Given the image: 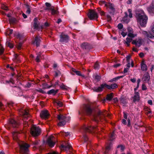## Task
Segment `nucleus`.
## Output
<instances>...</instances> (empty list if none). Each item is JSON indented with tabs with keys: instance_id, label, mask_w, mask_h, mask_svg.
<instances>
[{
	"instance_id": "nucleus-55",
	"label": "nucleus",
	"mask_w": 154,
	"mask_h": 154,
	"mask_svg": "<svg viewBox=\"0 0 154 154\" xmlns=\"http://www.w3.org/2000/svg\"><path fill=\"white\" fill-rule=\"evenodd\" d=\"M123 76H118L116 78H114L113 80H116L120 78H122Z\"/></svg>"
},
{
	"instance_id": "nucleus-20",
	"label": "nucleus",
	"mask_w": 154,
	"mask_h": 154,
	"mask_svg": "<svg viewBox=\"0 0 154 154\" xmlns=\"http://www.w3.org/2000/svg\"><path fill=\"white\" fill-rule=\"evenodd\" d=\"M147 10L152 15H154V6L152 5L151 6L148 7Z\"/></svg>"
},
{
	"instance_id": "nucleus-10",
	"label": "nucleus",
	"mask_w": 154,
	"mask_h": 154,
	"mask_svg": "<svg viewBox=\"0 0 154 154\" xmlns=\"http://www.w3.org/2000/svg\"><path fill=\"white\" fill-rule=\"evenodd\" d=\"M105 6L106 7L107 10L110 13L114 12L115 9L114 5L110 3H107L105 5Z\"/></svg>"
},
{
	"instance_id": "nucleus-25",
	"label": "nucleus",
	"mask_w": 154,
	"mask_h": 154,
	"mask_svg": "<svg viewBox=\"0 0 154 154\" xmlns=\"http://www.w3.org/2000/svg\"><path fill=\"white\" fill-rule=\"evenodd\" d=\"M58 91V90H55L54 89H51L48 91L47 94H52L55 95L57 92Z\"/></svg>"
},
{
	"instance_id": "nucleus-15",
	"label": "nucleus",
	"mask_w": 154,
	"mask_h": 154,
	"mask_svg": "<svg viewBox=\"0 0 154 154\" xmlns=\"http://www.w3.org/2000/svg\"><path fill=\"white\" fill-rule=\"evenodd\" d=\"M84 109L88 115L90 114L92 112V110L91 109L90 106L88 104L85 105Z\"/></svg>"
},
{
	"instance_id": "nucleus-14",
	"label": "nucleus",
	"mask_w": 154,
	"mask_h": 154,
	"mask_svg": "<svg viewBox=\"0 0 154 154\" xmlns=\"http://www.w3.org/2000/svg\"><path fill=\"white\" fill-rule=\"evenodd\" d=\"M60 41L61 42H66L69 39V37L66 35L62 33L60 35Z\"/></svg>"
},
{
	"instance_id": "nucleus-40",
	"label": "nucleus",
	"mask_w": 154,
	"mask_h": 154,
	"mask_svg": "<svg viewBox=\"0 0 154 154\" xmlns=\"http://www.w3.org/2000/svg\"><path fill=\"white\" fill-rule=\"evenodd\" d=\"M107 3L106 2L103 1H101L99 2V4L100 5H105Z\"/></svg>"
},
{
	"instance_id": "nucleus-36",
	"label": "nucleus",
	"mask_w": 154,
	"mask_h": 154,
	"mask_svg": "<svg viewBox=\"0 0 154 154\" xmlns=\"http://www.w3.org/2000/svg\"><path fill=\"white\" fill-rule=\"evenodd\" d=\"M100 79V76L97 75L95 76L94 79L96 82L99 81Z\"/></svg>"
},
{
	"instance_id": "nucleus-17",
	"label": "nucleus",
	"mask_w": 154,
	"mask_h": 154,
	"mask_svg": "<svg viewBox=\"0 0 154 154\" xmlns=\"http://www.w3.org/2000/svg\"><path fill=\"white\" fill-rule=\"evenodd\" d=\"M9 122L10 124L13 127H17L19 125L18 123L17 122L13 119H11L10 120Z\"/></svg>"
},
{
	"instance_id": "nucleus-1",
	"label": "nucleus",
	"mask_w": 154,
	"mask_h": 154,
	"mask_svg": "<svg viewBox=\"0 0 154 154\" xmlns=\"http://www.w3.org/2000/svg\"><path fill=\"white\" fill-rule=\"evenodd\" d=\"M117 85L116 83L111 84L110 85L104 83L100 85V86L98 87H94V91L97 92H100L102 91L103 89L105 88L109 89H114L117 87Z\"/></svg>"
},
{
	"instance_id": "nucleus-3",
	"label": "nucleus",
	"mask_w": 154,
	"mask_h": 154,
	"mask_svg": "<svg viewBox=\"0 0 154 154\" xmlns=\"http://www.w3.org/2000/svg\"><path fill=\"white\" fill-rule=\"evenodd\" d=\"M20 146V152L21 154H28V148L30 146L29 144L21 141L18 142Z\"/></svg>"
},
{
	"instance_id": "nucleus-26",
	"label": "nucleus",
	"mask_w": 154,
	"mask_h": 154,
	"mask_svg": "<svg viewBox=\"0 0 154 154\" xmlns=\"http://www.w3.org/2000/svg\"><path fill=\"white\" fill-rule=\"evenodd\" d=\"M141 68L142 71H146L147 70V66L144 62H142L141 64Z\"/></svg>"
},
{
	"instance_id": "nucleus-37",
	"label": "nucleus",
	"mask_w": 154,
	"mask_h": 154,
	"mask_svg": "<svg viewBox=\"0 0 154 154\" xmlns=\"http://www.w3.org/2000/svg\"><path fill=\"white\" fill-rule=\"evenodd\" d=\"M128 11L129 14V16L130 18H131L132 17V10L131 9H129L128 10Z\"/></svg>"
},
{
	"instance_id": "nucleus-50",
	"label": "nucleus",
	"mask_w": 154,
	"mask_h": 154,
	"mask_svg": "<svg viewBox=\"0 0 154 154\" xmlns=\"http://www.w3.org/2000/svg\"><path fill=\"white\" fill-rule=\"evenodd\" d=\"M4 51V48L2 47H1L0 49V54H3Z\"/></svg>"
},
{
	"instance_id": "nucleus-63",
	"label": "nucleus",
	"mask_w": 154,
	"mask_h": 154,
	"mask_svg": "<svg viewBox=\"0 0 154 154\" xmlns=\"http://www.w3.org/2000/svg\"><path fill=\"white\" fill-rule=\"evenodd\" d=\"M130 58L131 56L130 55L126 57V60L128 61V62L129 61V60L130 59Z\"/></svg>"
},
{
	"instance_id": "nucleus-2",
	"label": "nucleus",
	"mask_w": 154,
	"mask_h": 154,
	"mask_svg": "<svg viewBox=\"0 0 154 154\" xmlns=\"http://www.w3.org/2000/svg\"><path fill=\"white\" fill-rule=\"evenodd\" d=\"M138 22L142 26H145L148 20V17L143 12L138 14L137 17Z\"/></svg>"
},
{
	"instance_id": "nucleus-18",
	"label": "nucleus",
	"mask_w": 154,
	"mask_h": 154,
	"mask_svg": "<svg viewBox=\"0 0 154 154\" xmlns=\"http://www.w3.org/2000/svg\"><path fill=\"white\" fill-rule=\"evenodd\" d=\"M113 93H111L109 94H108L107 95L106 99H104L102 100L103 103H104L106 100L109 101L111 100L113 98Z\"/></svg>"
},
{
	"instance_id": "nucleus-60",
	"label": "nucleus",
	"mask_w": 154,
	"mask_h": 154,
	"mask_svg": "<svg viewBox=\"0 0 154 154\" xmlns=\"http://www.w3.org/2000/svg\"><path fill=\"white\" fill-rule=\"evenodd\" d=\"M45 4L47 7H50L51 5L50 3L48 2H46L45 3Z\"/></svg>"
},
{
	"instance_id": "nucleus-9",
	"label": "nucleus",
	"mask_w": 154,
	"mask_h": 154,
	"mask_svg": "<svg viewBox=\"0 0 154 154\" xmlns=\"http://www.w3.org/2000/svg\"><path fill=\"white\" fill-rule=\"evenodd\" d=\"M48 144L51 147L54 146L55 144V138L54 136H50L48 139L47 141Z\"/></svg>"
},
{
	"instance_id": "nucleus-8",
	"label": "nucleus",
	"mask_w": 154,
	"mask_h": 154,
	"mask_svg": "<svg viewBox=\"0 0 154 154\" xmlns=\"http://www.w3.org/2000/svg\"><path fill=\"white\" fill-rule=\"evenodd\" d=\"M88 16L91 20L97 19L98 18L97 13L93 10L89 11L88 14Z\"/></svg>"
},
{
	"instance_id": "nucleus-48",
	"label": "nucleus",
	"mask_w": 154,
	"mask_h": 154,
	"mask_svg": "<svg viewBox=\"0 0 154 154\" xmlns=\"http://www.w3.org/2000/svg\"><path fill=\"white\" fill-rule=\"evenodd\" d=\"M40 57H41V55H38L37 56L36 58L35 59L36 62H40V60H39V58H40Z\"/></svg>"
},
{
	"instance_id": "nucleus-19",
	"label": "nucleus",
	"mask_w": 154,
	"mask_h": 154,
	"mask_svg": "<svg viewBox=\"0 0 154 154\" xmlns=\"http://www.w3.org/2000/svg\"><path fill=\"white\" fill-rule=\"evenodd\" d=\"M142 34L146 36L148 39L152 38L154 37L149 32H148L146 31H143Z\"/></svg>"
},
{
	"instance_id": "nucleus-16",
	"label": "nucleus",
	"mask_w": 154,
	"mask_h": 154,
	"mask_svg": "<svg viewBox=\"0 0 154 154\" xmlns=\"http://www.w3.org/2000/svg\"><path fill=\"white\" fill-rule=\"evenodd\" d=\"M150 75L148 72L145 73L142 78V79L144 81L146 82H148L150 79Z\"/></svg>"
},
{
	"instance_id": "nucleus-54",
	"label": "nucleus",
	"mask_w": 154,
	"mask_h": 154,
	"mask_svg": "<svg viewBox=\"0 0 154 154\" xmlns=\"http://www.w3.org/2000/svg\"><path fill=\"white\" fill-rule=\"evenodd\" d=\"M63 134H64V136L66 137L68 136H69L70 135V133L69 132H67L66 133H63Z\"/></svg>"
},
{
	"instance_id": "nucleus-38",
	"label": "nucleus",
	"mask_w": 154,
	"mask_h": 154,
	"mask_svg": "<svg viewBox=\"0 0 154 154\" xmlns=\"http://www.w3.org/2000/svg\"><path fill=\"white\" fill-rule=\"evenodd\" d=\"M125 31V30H122V31H121L120 32L121 33V34L123 37H125L127 34V33L126 32H124Z\"/></svg>"
},
{
	"instance_id": "nucleus-31",
	"label": "nucleus",
	"mask_w": 154,
	"mask_h": 154,
	"mask_svg": "<svg viewBox=\"0 0 154 154\" xmlns=\"http://www.w3.org/2000/svg\"><path fill=\"white\" fill-rule=\"evenodd\" d=\"M61 146L63 148H66L68 149H70L71 147V146L70 144L69 143L66 144L65 146L62 145Z\"/></svg>"
},
{
	"instance_id": "nucleus-57",
	"label": "nucleus",
	"mask_w": 154,
	"mask_h": 154,
	"mask_svg": "<svg viewBox=\"0 0 154 154\" xmlns=\"http://www.w3.org/2000/svg\"><path fill=\"white\" fill-rule=\"evenodd\" d=\"M123 114L124 118L125 119H127L128 116L127 114L125 112H123Z\"/></svg>"
},
{
	"instance_id": "nucleus-53",
	"label": "nucleus",
	"mask_w": 154,
	"mask_h": 154,
	"mask_svg": "<svg viewBox=\"0 0 154 154\" xmlns=\"http://www.w3.org/2000/svg\"><path fill=\"white\" fill-rule=\"evenodd\" d=\"M38 143L39 141H38V140H35L33 142V144L35 146L38 145Z\"/></svg>"
},
{
	"instance_id": "nucleus-24",
	"label": "nucleus",
	"mask_w": 154,
	"mask_h": 154,
	"mask_svg": "<svg viewBox=\"0 0 154 154\" xmlns=\"http://www.w3.org/2000/svg\"><path fill=\"white\" fill-rule=\"evenodd\" d=\"M22 115L23 117H26L28 115L29 111L28 109H24V110H21Z\"/></svg>"
},
{
	"instance_id": "nucleus-29",
	"label": "nucleus",
	"mask_w": 154,
	"mask_h": 154,
	"mask_svg": "<svg viewBox=\"0 0 154 154\" xmlns=\"http://www.w3.org/2000/svg\"><path fill=\"white\" fill-rule=\"evenodd\" d=\"M51 13L52 15H57L58 12L57 10L53 8H51Z\"/></svg>"
},
{
	"instance_id": "nucleus-62",
	"label": "nucleus",
	"mask_w": 154,
	"mask_h": 154,
	"mask_svg": "<svg viewBox=\"0 0 154 154\" xmlns=\"http://www.w3.org/2000/svg\"><path fill=\"white\" fill-rule=\"evenodd\" d=\"M139 55L140 57L141 58L143 57L144 56V54L143 53H140Z\"/></svg>"
},
{
	"instance_id": "nucleus-4",
	"label": "nucleus",
	"mask_w": 154,
	"mask_h": 154,
	"mask_svg": "<svg viewBox=\"0 0 154 154\" xmlns=\"http://www.w3.org/2000/svg\"><path fill=\"white\" fill-rule=\"evenodd\" d=\"M57 119L60 121L58 123L59 126H62L65 125L66 122H68L70 119V117L68 116L66 117L61 114L57 116Z\"/></svg>"
},
{
	"instance_id": "nucleus-5",
	"label": "nucleus",
	"mask_w": 154,
	"mask_h": 154,
	"mask_svg": "<svg viewBox=\"0 0 154 154\" xmlns=\"http://www.w3.org/2000/svg\"><path fill=\"white\" fill-rule=\"evenodd\" d=\"M106 115L109 116V114L106 111H99L98 112L97 115L94 116V120L98 122L99 120H101L102 118L104 117Z\"/></svg>"
},
{
	"instance_id": "nucleus-27",
	"label": "nucleus",
	"mask_w": 154,
	"mask_h": 154,
	"mask_svg": "<svg viewBox=\"0 0 154 154\" xmlns=\"http://www.w3.org/2000/svg\"><path fill=\"white\" fill-rule=\"evenodd\" d=\"M18 133L17 132L14 131L12 133L13 138L14 140H17L18 138Z\"/></svg>"
},
{
	"instance_id": "nucleus-61",
	"label": "nucleus",
	"mask_w": 154,
	"mask_h": 154,
	"mask_svg": "<svg viewBox=\"0 0 154 154\" xmlns=\"http://www.w3.org/2000/svg\"><path fill=\"white\" fill-rule=\"evenodd\" d=\"M111 146L110 145H109V146H107L106 147V151L107 150H109L110 148H111Z\"/></svg>"
},
{
	"instance_id": "nucleus-44",
	"label": "nucleus",
	"mask_w": 154,
	"mask_h": 154,
	"mask_svg": "<svg viewBox=\"0 0 154 154\" xmlns=\"http://www.w3.org/2000/svg\"><path fill=\"white\" fill-rule=\"evenodd\" d=\"M27 9L26 11V13L28 14H29L31 12L30 8L28 5H27Z\"/></svg>"
},
{
	"instance_id": "nucleus-64",
	"label": "nucleus",
	"mask_w": 154,
	"mask_h": 154,
	"mask_svg": "<svg viewBox=\"0 0 154 154\" xmlns=\"http://www.w3.org/2000/svg\"><path fill=\"white\" fill-rule=\"evenodd\" d=\"M118 101V98L117 97L113 99V101L114 103H116Z\"/></svg>"
},
{
	"instance_id": "nucleus-39",
	"label": "nucleus",
	"mask_w": 154,
	"mask_h": 154,
	"mask_svg": "<svg viewBox=\"0 0 154 154\" xmlns=\"http://www.w3.org/2000/svg\"><path fill=\"white\" fill-rule=\"evenodd\" d=\"M99 68V64L98 62H96L94 64V69H98Z\"/></svg>"
},
{
	"instance_id": "nucleus-52",
	"label": "nucleus",
	"mask_w": 154,
	"mask_h": 154,
	"mask_svg": "<svg viewBox=\"0 0 154 154\" xmlns=\"http://www.w3.org/2000/svg\"><path fill=\"white\" fill-rule=\"evenodd\" d=\"M2 9L5 10L6 11H7L8 10L7 7L4 5L2 6Z\"/></svg>"
},
{
	"instance_id": "nucleus-56",
	"label": "nucleus",
	"mask_w": 154,
	"mask_h": 154,
	"mask_svg": "<svg viewBox=\"0 0 154 154\" xmlns=\"http://www.w3.org/2000/svg\"><path fill=\"white\" fill-rule=\"evenodd\" d=\"M122 123L124 125H126L127 123L126 120L125 119H123L122 120Z\"/></svg>"
},
{
	"instance_id": "nucleus-11",
	"label": "nucleus",
	"mask_w": 154,
	"mask_h": 154,
	"mask_svg": "<svg viewBox=\"0 0 154 154\" xmlns=\"http://www.w3.org/2000/svg\"><path fill=\"white\" fill-rule=\"evenodd\" d=\"M128 31V36L131 38H134L137 36L136 34H134L132 28L131 27H128L127 28Z\"/></svg>"
},
{
	"instance_id": "nucleus-34",
	"label": "nucleus",
	"mask_w": 154,
	"mask_h": 154,
	"mask_svg": "<svg viewBox=\"0 0 154 154\" xmlns=\"http://www.w3.org/2000/svg\"><path fill=\"white\" fill-rule=\"evenodd\" d=\"M13 31V30L12 29H8L6 32V34L10 36L12 34Z\"/></svg>"
},
{
	"instance_id": "nucleus-51",
	"label": "nucleus",
	"mask_w": 154,
	"mask_h": 154,
	"mask_svg": "<svg viewBox=\"0 0 154 154\" xmlns=\"http://www.w3.org/2000/svg\"><path fill=\"white\" fill-rule=\"evenodd\" d=\"M83 138L85 142H86L88 140V137L86 135H84Z\"/></svg>"
},
{
	"instance_id": "nucleus-43",
	"label": "nucleus",
	"mask_w": 154,
	"mask_h": 154,
	"mask_svg": "<svg viewBox=\"0 0 154 154\" xmlns=\"http://www.w3.org/2000/svg\"><path fill=\"white\" fill-rule=\"evenodd\" d=\"M98 11H99L101 15L104 16L105 15V13L103 11H100V10L99 8L98 9Z\"/></svg>"
},
{
	"instance_id": "nucleus-35",
	"label": "nucleus",
	"mask_w": 154,
	"mask_h": 154,
	"mask_svg": "<svg viewBox=\"0 0 154 154\" xmlns=\"http://www.w3.org/2000/svg\"><path fill=\"white\" fill-rule=\"evenodd\" d=\"M121 103L125 105L126 103V100L125 98L123 97H121L120 98Z\"/></svg>"
},
{
	"instance_id": "nucleus-6",
	"label": "nucleus",
	"mask_w": 154,
	"mask_h": 154,
	"mask_svg": "<svg viewBox=\"0 0 154 154\" xmlns=\"http://www.w3.org/2000/svg\"><path fill=\"white\" fill-rule=\"evenodd\" d=\"M41 132V129L35 125H33L31 130V133L34 137L38 136L39 135Z\"/></svg>"
},
{
	"instance_id": "nucleus-46",
	"label": "nucleus",
	"mask_w": 154,
	"mask_h": 154,
	"mask_svg": "<svg viewBox=\"0 0 154 154\" xmlns=\"http://www.w3.org/2000/svg\"><path fill=\"white\" fill-rule=\"evenodd\" d=\"M60 88L62 89H65L67 88L66 86L64 85L63 84H62L61 85H60Z\"/></svg>"
},
{
	"instance_id": "nucleus-41",
	"label": "nucleus",
	"mask_w": 154,
	"mask_h": 154,
	"mask_svg": "<svg viewBox=\"0 0 154 154\" xmlns=\"http://www.w3.org/2000/svg\"><path fill=\"white\" fill-rule=\"evenodd\" d=\"M117 148H120L121 150L122 151H123L125 148V146L122 145H120L118 146L117 147Z\"/></svg>"
},
{
	"instance_id": "nucleus-58",
	"label": "nucleus",
	"mask_w": 154,
	"mask_h": 154,
	"mask_svg": "<svg viewBox=\"0 0 154 154\" xmlns=\"http://www.w3.org/2000/svg\"><path fill=\"white\" fill-rule=\"evenodd\" d=\"M22 43H20L19 45H18L17 46V48L18 49H20L22 46Z\"/></svg>"
},
{
	"instance_id": "nucleus-33",
	"label": "nucleus",
	"mask_w": 154,
	"mask_h": 154,
	"mask_svg": "<svg viewBox=\"0 0 154 154\" xmlns=\"http://www.w3.org/2000/svg\"><path fill=\"white\" fill-rule=\"evenodd\" d=\"M6 44V45L9 47L11 48H12L13 47V44L7 41Z\"/></svg>"
},
{
	"instance_id": "nucleus-45",
	"label": "nucleus",
	"mask_w": 154,
	"mask_h": 154,
	"mask_svg": "<svg viewBox=\"0 0 154 154\" xmlns=\"http://www.w3.org/2000/svg\"><path fill=\"white\" fill-rule=\"evenodd\" d=\"M34 29H38V25L35 22L34 23Z\"/></svg>"
},
{
	"instance_id": "nucleus-13",
	"label": "nucleus",
	"mask_w": 154,
	"mask_h": 154,
	"mask_svg": "<svg viewBox=\"0 0 154 154\" xmlns=\"http://www.w3.org/2000/svg\"><path fill=\"white\" fill-rule=\"evenodd\" d=\"M142 39L141 38H139L138 39H136L133 40L132 43L133 44H135L137 47H140L142 44Z\"/></svg>"
},
{
	"instance_id": "nucleus-7",
	"label": "nucleus",
	"mask_w": 154,
	"mask_h": 154,
	"mask_svg": "<svg viewBox=\"0 0 154 154\" xmlns=\"http://www.w3.org/2000/svg\"><path fill=\"white\" fill-rule=\"evenodd\" d=\"M82 129L86 132H94L98 130L97 126L92 127L90 126H86V125H84L82 127Z\"/></svg>"
},
{
	"instance_id": "nucleus-47",
	"label": "nucleus",
	"mask_w": 154,
	"mask_h": 154,
	"mask_svg": "<svg viewBox=\"0 0 154 154\" xmlns=\"http://www.w3.org/2000/svg\"><path fill=\"white\" fill-rule=\"evenodd\" d=\"M142 90L143 91L146 90L147 89L146 86L144 84H143L142 85Z\"/></svg>"
},
{
	"instance_id": "nucleus-32",
	"label": "nucleus",
	"mask_w": 154,
	"mask_h": 154,
	"mask_svg": "<svg viewBox=\"0 0 154 154\" xmlns=\"http://www.w3.org/2000/svg\"><path fill=\"white\" fill-rule=\"evenodd\" d=\"M115 138V135L114 132H113L110 136L109 140H112Z\"/></svg>"
},
{
	"instance_id": "nucleus-42",
	"label": "nucleus",
	"mask_w": 154,
	"mask_h": 154,
	"mask_svg": "<svg viewBox=\"0 0 154 154\" xmlns=\"http://www.w3.org/2000/svg\"><path fill=\"white\" fill-rule=\"evenodd\" d=\"M132 38H126V41L125 42H130V43L132 41Z\"/></svg>"
},
{
	"instance_id": "nucleus-30",
	"label": "nucleus",
	"mask_w": 154,
	"mask_h": 154,
	"mask_svg": "<svg viewBox=\"0 0 154 154\" xmlns=\"http://www.w3.org/2000/svg\"><path fill=\"white\" fill-rule=\"evenodd\" d=\"M117 27L119 29V32H120L121 31H122V30H125V29L124 28L123 29V25L121 23H120L118 24L117 26Z\"/></svg>"
},
{
	"instance_id": "nucleus-12",
	"label": "nucleus",
	"mask_w": 154,
	"mask_h": 154,
	"mask_svg": "<svg viewBox=\"0 0 154 154\" xmlns=\"http://www.w3.org/2000/svg\"><path fill=\"white\" fill-rule=\"evenodd\" d=\"M49 116L48 111L47 110L42 111L40 113L41 117L43 119H46Z\"/></svg>"
},
{
	"instance_id": "nucleus-21",
	"label": "nucleus",
	"mask_w": 154,
	"mask_h": 154,
	"mask_svg": "<svg viewBox=\"0 0 154 154\" xmlns=\"http://www.w3.org/2000/svg\"><path fill=\"white\" fill-rule=\"evenodd\" d=\"M134 95L133 97L134 102L138 101L140 99L139 94L138 92H135Z\"/></svg>"
},
{
	"instance_id": "nucleus-22",
	"label": "nucleus",
	"mask_w": 154,
	"mask_h": 154,
	"mask_svg": "<svg viewBox=\"0 0 154 154\" xmlns=\"http://www.w3.org/2000/svg\"><path fill=\"white\" fill-rule=\"evenodd\" d=\"M41 37L40 36H37L35 38L34 43H35L36 46L38 47L39 46L41 42Z\"/></svg>"
},
{
	"instance_id": "nucleus-59",
	"label": "nucleus",
	"mask_w": 154,
	"mask_h": 154,
	"mask_svg": "<svg viewBox=\"0 0 154 154\" xmlns=\"http://www.w3.org/2000/svg\"><path fill=\"white\" fill-rule=\"evenodd\" d=\"M129 69V68H128L127 67H126V68H125L124 69V73H126L128 72V70Z\"/></svg>"
},
{
	"instance_id": "nucleus-49",
	"label": "nucleus",
	"mask_w": 154,
	"mask_h": 154,
	"mask_svg": "<svg viewBox=\"0 0 154 154\" xmlns=\"http://www.w3.org/2000/svg\"><path fill=\"white\" fill-rule=\"evenodd\" d=\"M76 74L78 75H79V76H83L82 75V74H81V72L79 71H76L75 72V73Z\"/></svg>"
},
{
	"instance_id": "nucleus-28",
	"label": "nucleus",
	"mask_w": 154,
	"mask_h": 154,
	"mask_svg": "<svg viewBox=\"0 0 154 154\" xmlns=\"http://www.w3.org/2000/svg\"><path fill=\"white\" fill-rule=\"evenodd\" d=\"M54 103L55 104H56L59 107H61L63 106L62 103L60 101L55 100L54 101Z\"/></svg>"
},
{
	"instance_id": "nucleus-23",
	"label": "nucleus",
	"mask_w": 154,
	"mask_h": 154,
	"mask_svg": "<svg viewBox=\"0 0 154 154\" xmlns=\"http://www.w3.org/2000/svg\"><path fill=\"white\" fill-rule=\"evenodd\" d=\"M125 15L123 18L122 20L125 23H128L130 21V19L128 18V15L127 12H125Z\"/></svg>"
}]
</instances>
